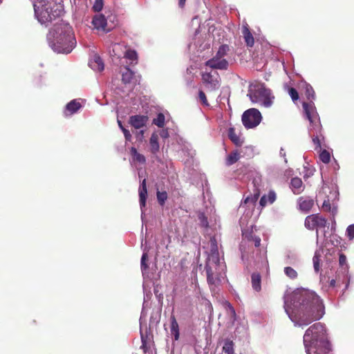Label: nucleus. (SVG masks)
I'll list each match as a JSON object with an SVG mask.
<instances>
[{
	"label": "nucleus",
	"instance_id": "f257e3e1",
	"mask_svg": "<svg viewBox=\"0 0 354 354\" xmlns=\"http://www.w3.org/2000/svg\"><path fill=\"white\" fill-rule=\"evenodd\" d=\"M283 300L285 311L295 326H306L320 319L325 313L323 301L314 291L308 289L287 290Z\"/></svg>",
	"mask_w": 354,
	"mask_h": 354
},
{
	"label": "nucleus",
	"instance_id": "f03ea898",
	"mask_svg": "<svg viewBox=\"0 0 354 354\" xmlns=\"http://www.w3.org/2000/svg\"><path fill=\"white\" fill-rule=\"evenodd\" d=\"M304 344L307 354H330L326 330L320 322L314 324L306 330Z\"/></svg>",
	"mask_w": 354,
	"mask_h": 354
},
{
	"label": "nucleus",
	"instance_id": "7ed1b4c3",
	"mask_svg": "<svg viewBox=\"0 0 354 354\" xmlns=\"http://www.w3.org/2000/svg\"><path fill=\"white\" fill-rule=\"evenodd\" d=\"M48 39L52 49L58 53L68 54L76 44L72 28L66 23H62L52 29Z\"/></svg>",
	"mask_w": 354,
	"mask_h": 354
},
{
	"label": "nucleus",
	"instance_id": "20e7f679",
	"mask_svg": "<svg viewBox=\"0 0 354 354\" xmlns=\"http://www.w3.org/2000/svg\"><path fill=\"white\" fill-rule=\"evenodd\" d=\"M35 15L38 21L46 26L59 17L62 12V6L55 0H32Z\"/></svg>",
	"mask_w": 354,
	"mask_h": 354
},
{
	"label": "nucleus",
	"instance_id": "39448f33",
	"mask_svg": "<svg viewBox=\"0 0 354 354\" xmlns=\"http://www.w3.org/2000/svg\"><path fill=\"white\" fill-rule=\"evenodd\" d=\"M303 108L306 118L310 122L308 131L312 137L313 142L316 145V149H320L321 139L323 138V136L322 134V125L316 108L312 101L309 103L304 102Z\"/></svg>",
	"mask_w": 354,
	"mask_h": 354
},
{
	"label": "nucleus",
	"instance_id": "423d86ee",
	"mask_svg": "<svg viewBox=\"0 0 354 354\" xmlns=\"http://www.w3.org/2000/svg\"><path fill=\"white\" fill-rule=\"evenodd\" d=\"M248 96L252 102L266 108H269L272 105L274 98L271 91L261 83L251 84L249 87Z\"/></svg>",
	"mask_w": 354,
	"mask_h": 354
},
{
	"label": "nucleus",
	"instance_id": "0eeeda50",
	"mask_svg": "<svg viewBox=\"0 0 354 354\" xmlns=\"http://www.w3.org/2000/svg\"><path fill=\"white\" fill-rule=\"evenodd\" d=\"M209 260H207L205 266L207 279L211 289H212V286H217L224 279L225 265L221 260L215 261L210 268H209Z\"/></svg>",
	"mask_w": 354,
	"mask_h": 354
},
{
	"label": "nucleus",
	"instance_id": "6e6552de",
	"mask_svg": "<svg viewBox=\"0 0 354 354\" xmlns=\"http://www.w3.org/2000/svg\"><path fill=\"white\" fill-rule=\"evenodd\" d=\"M262 120L260 111L254 108L245 111L242 115V122L246 129H252L258 126Z\"/></svg>",
	"mask_w": 354,
	"mask_h": 354
},
{
	"label": "nucleus",
	"instance_id": "1a4fd4ad",
	"mask_svg": "<svg viewBox=\"0 0 354 354\" xmlns=\"http://www.w3.org/2000/svg\"><path fill=\"white\" fill-rule=\"evenodd\" d=\"M330 194L327 196V198L324 201L322 209L326 212H330L333 214H336L337 207L334 201L337 198L338 192L335 187H333L330 190Z\"/></svg>",
	"mask_w": 354,
	"mask_h": 354
},
{
	"label": "nucleus",
	"instance_id": "9d476101",
	"mask_svg": "<svg viewBox=\"0 0 354 354\" xmlns=\"http://www.w3.org/2000/svg\"><path fill=\"white\" fill-rule=\"evenodd\" d=\"M326 220L318 214L308 216L305 220V227L308 230H314L316 227H324L326 226Z\"/></svg>",
	"mask_w": 354,
	"mask_h": 354
},
{
	"label": "nucleus",
	"instance_id": "9b49d317",
	"mask_svg": "<svg viewBox=\"0 0 354 354\" xmlns=\"http://www.w3.org/2000/svg\"><path fill=\"white\" fill-rule=\"evenodd\" d=\"M92 23L96 29L104 32H109L113 28V26L109 25L104 16L101 14L96 15L93 17Z\"/></svg>",
	"mask_w": 354,
	"mask_h": 354
},
{
	"label": "nucleus",
	"instance_id": "f8f14e48",
	"mask_svg": "<svg viewBox=\"0 0 354 354\" xmlns=\"http://www.w3.org/2000/svg\"><path fill=\"white\" fill-rule=\"evenodd\" d=\"M209 244L210 247V252L208 254L207 260H209V268H210L212 266L211 265L214 263L215 261H218V260H221V259L219 257L216 240L214 237L211 238Z\"/></svg>",
	"mask_w": 354,
	"mask_h": 354
},
{
	"label": "nucleus",
	"instance_id": "ddd939ff",
	"mask_svg": "<svg viewBox=\"0 0 354 354\" xmlns=\"http://www.w3.org/2000/svg\"><path fill=\"white\" fill-rule=\"evenodd\" d=\"M206 66L215 69H226L228 62L224 58L215 55L206 62Z\"/></svg>",
	"mask_w": 354,
	"mask_h": 354
},
{
	"label": "nucleus",
	"instance_id": "4468645a",
	"mask_svg": "<svg viewBox=\"0 0 354 354\" xmlns=\"http://www.w3.org/2000/svg\"><path fill=\"white\" fill-rule=\"evenodd\" d=\"M260 196V191L259 189L255 190L253 195L247 196L240 205L241 209L248 207L250 209H254L255 204Z\"/></svg>",
	"mask_w": 354,
	"mask_h": 354
},
{
	"label": "nucleus",
	"instance_id": "2eb2a0df",
	"mask_svg": "<svg viewBox=\"0 0 354 354\" xmlns=\"http://www.w3.org/2000/svg\"><path fill=\"white\" fill-rule=\"evenodd\" d=\"M202 80L207 86L212 90L216 89L219 87V82L216 78H214L209 73L202 74Z\"/></svg>",
	"mask_w": 354,
	"mask_h": 354
},
{
	"label": "nucleus",
	"instance_id": "dca6fc26",
	"mask_svg": "<svg viewBox=\"0 0 354 354\" xmlns=\"http://www.w3.org/2000/svg\"><path fill=\"white\" fill-rule=\"evenodd\" d=\"M88 64L90 67L95 71L101 72L104 68V65L102 59L97 54H94L92 56L89 61Z\"/></svg>",
	"mask_w": 354,
	"mask_h": 354
},
{
	"label": "nucleus",
	"instance_id": "f3484780",
	"mask_svg": "<svg viewBox=\"0 0 354 354\" xmlns=\"http://www.w3.org/2000/svg\"><path fill=\"white\" fill-rule=\"evenodd\" d=\"M147 196V183L146 179H143L142 181L140 189H139V198H140V205L142 211V214H143V207L146 205V200Z\"/></svg>",
	"mask_w": 354,
	"mask_h": 354
},
{
	"label": "nucleus",
	"instance_id": "a211bd4d",
	"mask_svg": "<svg viewBox=\"0 0 354 354\" xmlns=\"http://www.w3.org/2000/svg\"><path fill=\"white\" fill-rule=\"evenodd\" d=\"M147 121V117L145 115H133L130 118V124L136 129L144 127Z\"/></svg>",
	"mask_w": 354,
	"mask_h": 354
},
{
	"label": "nucleus",
	"instance_id": "6ab92c4d",
	"mask_svg": "<svg viewBox=\"0 0 354 354\" xmlns=\"http://www.w3.org/2000/svg\"><path fill=\"white\" fill-rule=\"evenodd\" d=\"M81 104L77 100H73L68 103L66 106V110L64 111L65 115H71L76 113L80 108Z\"/></svg>",
	"mask_w": 354,
	"mask_h": 354
},
{
	"label": "nucleus",
	"instance_id": "aec40b11",
	"mask_svg": "<svg viewBox=\"0 0 354 354\" xmlns=\"http://www.w3.org/2000/svg\"><path fill=\"white\" fill-rule=\"evenodd\" d=\"M277 198L276 193L274 191H270L267 195H263L260 199V205L265 207L268 204H272Z\"/></svg>",
	"mask_w": 354,
	"mask_h": 354
},
{
	"label": "nucleus",
	"instance_id": "412c9836",
	"mask_svg": "<svg viewBox=\"0 0 354 354\" xmlns=\"http://www.w3.org/2000/svg\"><path fill=\"white\" fill-rule=\"evenodd\" d=\"M241 157V153L239 150H234L231 151L225 158V165L231 166L236 163Z\"/></svg>",
	"mask_w": 354,
	"mask_h": 354
},
{
	"label": "nucleus",
	"instance_id": "4be33fe9",
	"mask_svg": "<svg viewBox=\"0 0 354 354\" xmlns=\"http://www.w3.org/2000/svg\"><path fill=\"white\" fill-rule=\"evenodd\" d=\"M314 205V201L311 198H300L299 199V209L305 212H308L310 210Z\"/></svg>",
	"mask_w": 354,
	"mask_h": 354
},
{
	"label": "nucleus",
	"instance_id": "5701e85b",
	"mask_svg": "<svg viewBox=\"0 0 354 354\" xmlns=\"http://www.w3.org/2000/svg\"><path fill=\"white\" fill-rule=\"evenodd\" d=\"M170 321H171V326H170L171 335L174 337L175 341H177L179 339V336H180L178 324L174 315L171 316Z\"/></svg>",
	"mask_w": 354,
	"mask_h": 354
},
{
	"label": "nucleus",
	"instance_id": "b1692460",
	"mask_svg": "<svg viewBox=\"0 0 354 354\" xmlns=\"http://www.w3.org/2000/svg\"><path fill=\"white\" fill-rule=\"evenodd\" d=\"M228 137L231 141L236 146H241L243 142V139L236 133L234 127H230L229 129Z\"/></svg>",
	"mask_w": 354,
	"mask_h": 354
},
{
	"label": "nucleus",
	"instance_id": "393cba45",
	"mask_svg": "<svg viewBox=\"0 0 354 354\" xmlns=\"http://www.w3.org/2000/svg\"><path fill=\"white\" fill-rule=\"evenodd\" d=\"M150 151L152 153L156 154L159 151L160 146L158 143V136L153 133L149 140Z\"/></svg>",
	"mask_w": 354,
	"mask_h": 354
},
{
	"label": "nucleus",
	"instance_id": "a878e982",
	"mask_svg": "<svg viewBox=\"0 0 354 354\" xmlns=\"http://www.w3.org/2000/svg\"><path fill=\"white\" fill-rule=\"evenodd\" d=\"M291 188L294 194H300L304 188H303V183L301 178H293L291 180Z\"/></svg>",
	"mask_w": 354,
	"mask_h": 354
},
{
	"label": "nucleus",
	"instance_id": "bb28decb",
	"mask_svg": "<svg viewBox=\"0 0 354 354\" xmlns=\"http://www.w3.org/2000/svg\"><path fill=\"white\" fill-rule=\"evenodd\" d=\"M130 152L133 162H138L141 164H144L145 162V157L142 154L138 153L136 148L131 147Z\"/></svg>",
	"mask_w": 354,
	"mask_h": 354
},
{
	"label": "nucleus",
	"instance_id": "cd10ccee",
	"mask_svg": "<svg viewBox=\"0 0 354 354\" xmlns=\"http://www.w3.org/2000/svg\"><path fill=\"white\" fill-rule=\"evenodd\" d=\"M243 34L244 36L245 41L248 46L252 47L254 45V40L252 35L250 33L247 26L243 27Z\"/></svg>",
	"mask_w": 354,
	"mask_h": 354
},
{
	"label": "nucleus",
	"instance_id": "c85d7f7f",
	"mask_svg": "<svg viewBox=\"0 0 354 354\" xmlns=\"http://www.w3.org/2000/svg\"><path fill=\"white\" fill-rule=\"evenodd\" d=\"M252 285L254 290L259 292L261 290V276L259 274L254 273L252 275Z\"/></svg>",
	"mask_w": 354,
	"mask_h": 354
},
{
	"label": "nucleus",
	"instance_id": "c756f323",
	"mask_svg": "<svg viewBox=\"0 0 354 354\" xmlns=\"http://www.w3.org/2000/svg\"><path fill=\"white\" fill-rule=\"evenodd\" d=\"M283 271L286 277L292 280L297 279L298 277L297 272L292 267H285Z\"/></svg>",
	"mask_w": 354,
	"mask_h": 354
},
{
	"label": "nucleus",
	"instance_id": "7c9ffc66",
	"mask_svg": "<svg viewBox=\"0 0 354 354\" xmlns=\"http://www.w3.org/2000/svg\"><path fill=\"white\" fill-rule=\"evenodd\" d=\"M320 257H321V252H320L319 250H317L315 252V255H314L313 259V267H314L315 271L316 272H318L319 271V268H320V266H319Z\"/></svg>",
	"mask_w": 354,
	"mask_h": 354
},
{
	"label": "nucleus",
	"instance_id": "2f4dec72",
	"mask_svg": "<svg viewBox=\"0 0 354 354\" xmlns=\"http://www.w3.org/2000/svg\"><path fill=\"white\" fill-rule=\"evenodd\" d=\"M165 117L163 113H158L157 117L153 120V123L158 127H163L165 125Z\"/></svg>",
	"mask_w": 354,
	"mask_h": 354
},
{
	"label": "nucleus",
	"instance_id": "473e14b6",
	"mask_svg": "<svg viewBox=\"0 0 354 354\" xmlns=\"http://www.w3.org/2000/svg\"><path fill=\"white\" fill-rule=\"evenodd\" d=\"M133 73L129 68H126L125 72L122 73V81L127 84L131 82L133 77Z\"/></svg>",
	"mask_w": 354,
	"mask_h": 354
},
{
	"label": "nucleus",
	"instance_id": "72a5a7b5",
	"mask_svg": "<svg viewBox=\"0 0 354 354\" xmlns=\"http://www.w3.org/2000/svg\"><path fill=\"white\" fill-rule=\"evenodd\" d=\"M233 342L230 340H227L223 347V351L227 354H234Z\"/></svg>",
	"mask_w": 354,
	"mask_h": 354
},
{
	"label": "nucleus",
	"instance_id": "f704fd0d",
	"mask_svg": "<svg viewBox=\"0 0 354 354\" xmlns=\"http://www.w3.org/2000/svg\"><path fill=\"white\" fill-rule=\"evenodd\" d=\"M124 57L131 60V64H133L134 61L137 60V53L135 50H128L124 53Z\"/></svg>",
	"mask_w": 354,
	"mask_h": 354
},
{
	"label": "nucleus",
	"instance_id": "c9c22d12",
	"mask_svg": "<svg viewBox=\"0 0 354 354\" xmlns=\"http://www.w3.org/2000/svg\"><path fill=\"white\" fill-rule=\"evenodd\" d=\"M122 50V46L119 44H115L113 46L112 51H110V53L113 56H117L118 58L121 57L122 54L120 53V50Z\"/></svg>",
	"mask_w": 354,
	"mask_h": 354
},
{
	"label": "nucleus",
	"instance_id": "e433bc0d",
	"mask_svg": "<svg viewBox=\"0 0 354 354\" xmlns=\"http://www.w3.org/2000/svg\"><path fill=\"white\" fill-rule=\"evenodd\" d=\"M320 160L324 163H328L330 160V155L326 150H323L319 154Z\"/></svg>",
	"mask_w": 354,
	"mask_h": 354
},
{
	"label": "nucleus",
	"instance_id": "4c0bfd02",
	"mask_svg": "<svg viewBox=\"0 0 354 354\" xmlns=\"http://www.w3.org/2000/svg\"><path fill=\"white\" fill-rule=\"evenodd\" d=\"M306 95L308 100L315 98V92L313 87L309 84H306Z\"/></svg>",
	"mask_w": 354,
	"mask_h": 354
},
{
	"label": "nucleus",
	"instance_id": "58836bf2",
	"mask_svg": "<svg viewBox=\"0 0 354 354\" xmlns=\"http://www.w3.org/2000/svg\"><path fill=\"white\" fill-rule=\"evenodd\" d=\"M229 50V47L227 45H223L220 46L218 50L217 51L216 55L223 58V57L227 54V52Z\"/></svg>",
	"mask_w": 354,
	"mask_h": 354
},
{
	"label": "nucleus",
	"instance_id": "ea45409f",
	"mask_svg": "<svg viewBox=\"0 0 354 354\" xmlns=\"http://www.w3.org/2000/svg\"><path fill=\"white\" fill-rule=\"evenodd\" d=\"M157 198H158L159 203L160 205H163L167 198V194L165 192H157Z\"/></svg>",
	"mask_w": 354,
	"mask_h": 354
},
{
	"label": "nucleus",
	"instance_id": "a19ab883",
	"mask_svg": "<svg viewBox=\"0 0 354 354\" xmlns=\"http://www.w3.org/2000/svg\"><path fill=\"white\" fill-rule=\"evenodd\" d=\"M198 216V220L200 221V225L203 227H207L208 222L207 217L205 216V214L203 213H199Z\"/></svg>",
	"mask_w": 354,
	"mask_h": 354
},
{
	"label": "nucleus",
	"instance_id": "79ce46f5",
	"mask_svg": "<svg viewBox=\"0 0 354 354\" xmlns=\"http://www.w3.org/2000/svg\"><path fill=\"white\" fill-rule=\"evenodd\" d=\"M103 8V1L102 0H95V3L93 6V9L95 12H100L102 10Z\"/></svg>",
	"mask_w": 354,
	"mask_h": 354
},
{
	"label": "nucleus",
	"instance_id": "37998d69",
	"mask_svg": "<svg viewBox=\"0 0 354 354\" xmlns=\"http://www.w3.org/2000/svg\"><path fill=\"white\" fill-rule=\"evenodd\" d=\"M346 234L350 240L354 239V224L348 226L346 229Z\"/></svg>",
	"mask_w": 354,
	"mask_h": 354
},
{
	"label": "nucleus",
	"instance_id": "c03bdc74",
	"mask_svg": "<svg viewBox=\"0 0 354 354\" xmlns=\"http://www.w3.org/2000/svg\"><path fill=\"white\" fill-rule=\"evenodd\" d=\"M288 93L294 102L299 99V95L295 88H290L288 91Z\"/></svg>",
	"mask_w": 354,
	"mask_h": 354
},
{
	"label": "nucleus",
	"instance_id": "a18cd8bd",
	"mask_svg": "<svg viewBox=\"0 0 354 354\" xmlns=\"http://www.w3.org/2000/svg\"><path fill=\"white\" fill-rule=\"evenodd\" d=\"M147 259V254L146 252L142 254L141 258V269L142 271L147 268V265L146 264V261Z\"/></svg>",
	"mask_w": 354,
	"mask_h": 354
},
{
	"label": "nucleus",
	"instance_id": "49530a36",
	"mask_svg": "<svg viewBox=\"0 0 354 354\" xmlns=\"http://www.w3.org/2000/svg\"><path fill=\"white\" fill-rule=\"evenodd\" d=\"M198 97H199V99L202 102V103L205 105V106H208V102H207V98H206V96H205V94L203 91H199V93H198Z\"/></svg>",
	"mask_w": 354,
	"mask_h": 354
},
{
	"label": "nucleus",
	"instance_id": "de8ad7c7",
	"mask_svg": "<svg viewBox=\"0 0 354 354\" xmlns=\"http://www.w3.org/2000/svg\"><path fill=\"white\" fill-rule=\"evenodd\" d=\"M122 132L124 133L125 139L127 141L131 140V135L130 132L127 129H126L125 128H122Z\"/></svg>",
	"mask_w": 354,
	"mask_h": 354
},
{
	"label": "nucleus",
	"instance_id": "09e8293b",
	"mask_svg": "<svg viewBox=\"0 0 354 354\" xmlns=\"http://www.w3.org/2000/svg\"><path fill=\"white\" fill-rule=\"evenodd\" d=\"M339 264L341 266H343L344 264H345L346 262V256L344 254H341L339 255Z\"/></svg>",
	"mask_w": 354,
	"mask_h": 354
},
{
	"label": "nucleus",
	"instance_id": "8fccbe9b",
	"mask_svg": "<svg viewBox=\"0 0 354 354\" xmlns=\"http://www.w3.org/2000/svg\"><path fill=\"white\" fill-rule=\"evenodd\" d=\"M160 136L162 138H167L169 137V132L167 131V129H162L160 132Z\"/></svg>",
	"mask_w": 354,
	"mask_h": 354
},
{
	"label": "nucleus",
	"instance_id": "3c124183",
	"mask_svg": "<svg viewBox=\"0 0 354 354\" xmlns=\"http://www.w3.org/2000/svg\"><path fill=\"white\" fill-rule=\"evenodd\" d=\"M254 245L256 247H259L260 245L261 239L259 237L255 236L254 238Z\"/></svg>",
	"mask_w": 354,
	"mask_h": 354
},
{
	"label": "nucleus",
	"instance_id": "603ef678",
	"mask_svg": "<svg viewBox=\"0 0 354 354\" xmlns=\"http://www.w3.org/2000/svg\"><path fill=\"white\" fill-rule=\"evenodd\" d=\"M186 0H179V6L183 8L185 3Z\"/></svg>",
	"mask_w": 354,
	"mask_h": 354
},
{
	"label": "nucleus",
	"instance_id": "864d4df0",
	"mask_svg": "<svg viewBox=\"0 0 354 354\" xmlns=\"http://www.w3.org/2000/svg\"><path fill=\"white\" fill-rule=\"evenodd\" d=\"M280 156L281 157H283V158L286 157V153H285V151H284L283 148H281V150H280Z\"/></svg>",
	"mask_w": 354,
	"mask_h": 354
},
{
	"label": "nucleus",
	"instance_id": "5fc2aeb1",
	"mask_svg": "<svg viewBox=\"0 0 354 354\" xmlns=\"http://www.w3.org/2000/svg\"><path fill=\"white\" fill-rule=\"evenodd\" d=\"M118 126L120 128V129L122 131V128H124V127L122 126L121 121L118 120Z\"/></svg>",
	"mask_w": 354,
	"mask_h": 354
},
{
	"label": "nucleus",
	"instance_id": "6e6d98bb",
	"mask_svg": "<svg viewBox=\"0 0 354 354\" xmlns=\"http://www.w3.org/2000/svg\"><path fill=\"white\" fill-rule=\"evenodd\" d=\"M335 280H333H333H331V281H330V285H331V286H335Z\"/></svg>",
	"mask_w": 354,
	"mask_h": 354
},
{
	"label": "nucleus",
	"instance_id": "4d7b16f0",
	"mask_svg": "<svg viewBox=\"0 0 354 354\" xmlns=\"http://www.w3.org/2000/svg\"><path fill=\"white\" fill-rule=\"evenodd\" d=\"M326 189H327V187H323V190H324L325 192H326ZM328 189H329V188H328Z\"/></svg>",
	"mask_w": 354,
	"mask_h": 354
},
{
	"label": "nucleus",
	"instance_id": "13d9d810",
	"mask_svg": "<svg viewBox=\"0 0 354 354\" xmlns=\"http://www.w3.org/2000/svg\"><path fill=\"white\" fill-rule=\"evenodd\" d=\"M230 308H231V310H232V313H233L234 314H235V311H234V308H233L232 307H230Z\"/></svg>",
	"mask_w": 354,
	"mask_h": 354
},
{
	"label": "nucleus",
	"instance_id": "bf43d9fd",
	"mask_svg": "<svg viewBox=\"0 0 354 354\" xmlns=\"http://www.w3.org/2000/svg\"><path fill=\"white\" fill-rule=\"evenodd\" d=\"M1 2V0H0V3Z\"/></svg>",
	"mask_w": 354,
	"mask_h": 354
}]
</instances>
